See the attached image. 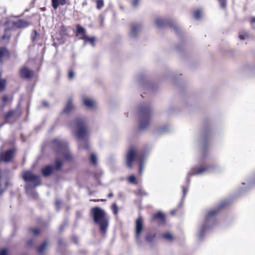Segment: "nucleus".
I'll return each instance as SVG.
<instances>
[{
	"label": "nucleus",
	"instance_id": "nucleus-1",
	"mask_svg": "<svg viewBox=\"0 0 255 255\" xmlns=\"http://www.w3.org/2000/svg\"><path fill=\"white\" fill-rule=\"evenodd\" d=\"M73 127L75 128V134L79 140V149H88L90 145L86 141V139L89 135V131L85 120L81 118L75 119Z\"/></svg>",
	"mask_w": 255,
	"mask_h": 255
},
{
	"label": "nucleus",
	"instance_id": "nucleus-2",
	"mask_svg": "<svg viewBox=\"0 0 255 255\" xmlns=\"http://www.w3.org/2000/svg\"><path fill=\"white\" fill-rule=\"evenodd\" d=\"M22 178L26 182L33 183V187H32L30 183H27L25 185V191L26 193L33 198H36L38 195L34 188L40 184L39 177L33 174L30 171H25L23 172Z\"/></svg>",
	"mask_w": 255,
	"mask_h": 255
},
{
	"label": "nucleus",
	"instance_id": "nucleus-3",
	"mask_svg": "<svg viewBox=\"0 0 255 255\" xmlns=\"http://www.w3.org/2000/svg\"><path fill=\"white\" fill-rule=\"evenodd\" d=\"M91 212L94 222L99 225L101 231L105 233L109 225V218L106 212L99 207L92 208Z\"/></svg>",
	"mask_w": 255,
	"mask_h": 255
},
{
	"label": "nucleus",
	"instance_id": "nucleus-4",
	"mask_svg": "<svg viewBox=\"0 0 255 255\" xmlns=\"http://www.w3.org/2000/svg\"><path fill=\"white\" fill-rule=\"evenodd\" d=\"M134 160L139 162V174L141 175L145 161V157L142 155L136 154L135 149L133 148H130L127 155V166L130 168L132 166V162Z\"/></svg>",
	"mask_w": 255,
	"mask_h": 255
},
{
	"label": "nucleus",
	"instance_id": "nucleus-5",
	"mask_svg": "<svg viewBox=\"0 0 255 255\" xmlns=\"http://www.w3.org/2000/svg\"><path fill=\"white\" fill-rule=\"evenodd\" d=\"M218 212L217 210L214 209L210 210L207 213L204 222L202 223L199 229L198 237L199 239L202 238L206 230L215 224V217Z\"/></svg>",
	"mask_w": 255,
	"mask_h": 255
},
{
	"label": "nucleus",
	"instance_id": "nucleus-6",
	"mask_svg": "<svg viewBox=\"0 0 255 255\" xmlns=\"http://www.w3.org/2000/svg\"><path fill=\"white\" fill-rule=\"evenodd\" d=\"M53 144L58 154L61 155L65 160H69L72 159V156L71 152L67 149L66 142H62L58 139H55L53 141Z\"/></svg>",
	"mask_w": 255,
	"mask_h": 255
},
{
	"label": "nucleus",
	"instance_id": "nucleus-7",
	"mask_svg": "<svg viewBox=\"0 0 255 255\" xmlns=\"http://www.w3.org/2000/svg\"><path fill=\"white\" fill-rule=\"evenodd\" d=\"M140 118L139 121V128L142 130L149 126L150 116V109L148 107L141 108L139 110Z\"/></svg>",
	"mask_w": 255,
	"mask_h": 255
},
{
	"label": "nucleus",
	"instance_id": "nucleus-8",
	"mask_svg": "<svg viewBox=\"0 0 255 255\" xmlns=\"http://www.w3.org/2000/svg\"><path fill=\"white\" fill-rule=\"evenodd\" d=\"M141 30L140 24L136 23H132L130 24L128 35L131 38H135L140 33Z\"/></svg>",
	"mask_w": 255,
	"mask_h": 255
},
{
	"label": "nucleus",
	"instance_id": "nucleus-9",
	"mask_svg": "<svg viewBox=\"0 0 255 255\" xmlns=\"http://www.w3.org/2000/svg\"><path fill=\"white\" fill-rule=\"evenodd\" d=\"M212 169L208 167H194L191 169L187 175V179L188 180L189 177L192 175H202L211 171Z\"/></svg>",
	"mask_w": 255,
	"mask_h": 255
},
{
	"label": "nucleus",
	"instance_id": "nucleus-10",
	"mask_svg": "<svg viewBox=\"0 0 255 255\" xmlns=\"http://www.w3.org/2000/svg\"><path fill=\"white\" fill-rule=\"evenodd\" d=\"M143 228V220L141 217H139L136 219L135 224V240L138 243L140 241V234Z\"/></svg>",
	"mask_w": 255,
	"mask_h": 255
},
{
	"label": "nucleus",
	"instance_id": "nucleus-11",
	"mask_svg": "<svg viewBox=\"0 0 255 255\" xmlns=\"http://www.w3.org/2000/svg\"><path fill=\"white\" fill-rule=\"evenodd\" d=\"M34 74L33 71L29 69L26 66H23L19 70L20 76L22 78H31Z\"/></svg>",
	"mask_w": 255,
	"mask_h": 255
},
{
	"label": "nucleus",
	"instance_id": "nucleus-12",
	"mask_svg": "<svg viewBox=\"0 0 255 255\" xmlns=\"http://www.w3.org/2000/svg\"><path fill=\"white\" fill-rule=\"evenodd\" d=\"M83 105L87 108L94 109L97 106L96 101L90 98L84 97L82 98Z\"/></svg>",
	"mask_w": 255,
	"mask_h": 255
},
{
	"label": "nucleus",
	"instance_id": "nucleus-13",
	"mask_svg": "<svg viewBox=\"0 0 255 255\" xmlns=\"http://www.w3.org/2000/svg\"><path fill=\"white\" fill-rule=\"evenodd\" d=\"M14 153V150L10 149L6 151L5 152L0 154V160H2L4 162H8L12 158Z\"/></svg>",
	"mask_w": 255,
	"mask_h": 255
},
{
	"label": "nucleus",
	"instance_id": "nucleus-14",
	"mask_svg": "<svg viewBox=\"0 0 255 255\" xmlns=\"http://www.w3.org/2000/svg\"><path fill=\"white\" fill-rule=\"evenodd\" d=\"M28 25L29 24L27 21L22 19L12 22V25L16 28H24L27 27Z\"/></svg>",
	"mask_w": 255,
	"mask_h": 255
},
{
	"label": "nucleus",
	"instance_id": "nucleus-15",
	"mask_svg": "<svg viewBox=\"0 0 255 255\" xmlns=\"http://www.w3.org/2000/svg\"><path fill=\"white\" fill-rule=\"evenodd\" d=\"M74 106L72 104V99L70 98L67 101L65 107L63 110V112L66 114H68L74 110Z\"/></svg>",
	"mask_w": 255,
	"mask_h": 255
},
{
	"label": "nucleus",
	"instance_id": "nucleus-16",
	"mask_svg": "<svg viewBox=\"0 0 255 255\" xmlns=\"http://www.w3.org/2000/svg\"><path fill=\"white\" fill-rule=\"evenodd\" d=\"M54 169V168L52 166L47 165L42 169L41 172L43 176H47L53 172Z\"/></svg>",
	"mask_w": 255,
	"mask_h": 255
},
{
	"label": "nucleus",
	"instance_id": "nucleus-17",
	"mask_svg": "<svg viewBox=\"0 0 255 255\" xmlns=\"http://www.w3.org/2000/svg\"><path fill=\"white\" fill-rule=\"evenodd\" d=\"M51 1L52 6L55 9H56L60 4L64 5L66 3V0H52Z\"/></svg>",
	"mask_w": 255,
	"mask_h": 255
},
{
	"label": "nucleus",
	"instance_id": "nucleus-18",
	"mask_svg": "<svg viewBox=\"0 0 255 255\" xmlns=\"http://www.w3.org/2000/svg\"><path fill=\"white\" fill-rule=\"evenodd\" d=\"M80 39L84 40L85 43H90L93 46L95 45V38L94 37H89L87 35H84V37H81Z\"/></svg>",
	"mask_w": 255,
	"mask_h": 255
},
{
	"label": "nucleus",
	"instance_id": "nucleus-19",
	"mask_svg": "<svg viewBox=\"0 0 255 255\" xmlns=\"http://www.w3.org/2000/svg\"><path fill=\"white\" fill-rule=\"evenodd\" d=\"M155 24L158 27H161L166 24L165 20L160 17H157L155 19Z\"/></svg>",
	"mask_w": 255,
	"mask_h": 255
},
{
	"label": "nucleus",
	"instance_id": "nucleus-20",
	"mask_svg": "<svg viewBox=\"0 0 255 255\" xmlns=\"http://www.w3.org/2000/svg\"><path fill=\"white\" fill-rule=\"evenodd\" d=\"M9 100L8 96L7 95H4L1 99V103L0 104V108L3 109Z\"/></svg>",
	"mask_w": 255,
	"mask_h": 255
},
{
	"label": "nucleus",
	"instance_id": "nucleus-21",
	"mask_svg": "<svg viewBox=\"0 0 255 255\" xmlns=\"http://www.w3.org/2000/svg\"><path fill=\"white\" fill-rule=\"evenodd\" d=\"M77 34H81L82 37H84L86 34L85 29L81 26L77 25L76 26Z\"/></svg>",
	"mask_w": 255,
	"mask_h": 255
},
{
	"label": "nucleus",
	"instance_id": "nucleus-22",
	"mask_svg": "<svg viewBox=\"0 0 255 255\" xmlns=\"http://www.w3.org/2000/svg\"><path fill=\"white\" fill-rule=\"evenodd\" d=\"M48 245V242L45 241L38 248V252L41 254L43 253L46 247Z\"/></svg>",
	"mask_w": 255,
	"mask_h": 255
},
{
	"label": "nucleus",
	"instance_id": "nucleus-23",
	"mask_svg": "<svg viewBox=\"0 0 255 255\" xmlns=\"http://www.w3.org/2000/svg\"><path fill=\"white\" fill-rule=\"evenodd\" d=\"M7 52L5 48H0V62H1L3 58L7 55Z\"/></svg>",
	"mask_w": 255,
	"mask_h": 255
},
{
	"label": "nucleus",
	"instance_id": "nucleus-24",
	"mask_svg": "<svg viewBox=\"0 0 255 255\" xmlns=\"http://www.w3.org/2000/svg\"><path fill=\"white\" fill-rule=\"evenodd\" d=\"M203 11L200 10H196L194 12V17L196 19H199L203 15Z\"/></svg>",
	"mask_w": 255,
	"mask_h": 255
},
{
	"label": "nucleus",
	"instance_id": "nucleus-25",
	"mask_svg": "<svg viewBox=\"0 0 255 255\" xmlns=\"http://www.w3.org/2000/svg\"><path fill=\"white\" fill-rule=\"evenodd\" d=\"M154 218L159 219L162 222H164V215L160 212H158L156 215L154 216Z\"/></svg>",
	"mask_w": 255,
	"mask_h": 255
},
{
	"label": "nucleus",
	"instance_id": "nucleus-26",
	"mask_svg": "<svg viewBox=\"0 0 255 255\" xmlns=\"http://www.w3.org/2000/svg\"><path fill=\"white\" fill-rule=\"evenodd\" d=\"M163 238L167 241H172L173 239V237L171 234L170 233H167L162 235Z\"/></svg>",
	"mask_w": 255,
	"mask_h": 255
},
{
	"label": "nucleus",
	"instance_id": "nucleus-27",
	"mask_svg": "<svg viewBox=\"0 0 255 255\" xmlns=\"http://www.w3.org/2000/svg\"><path fill=\"white\" fill-rule=\"evenodd\" d=\"M90 161L92 164L96 165L97 163V158L94 153H91L90 156Z\"/></svg>",
	"mask_w": 255,
	"mask_h": 255
},
{
	"label": "nucleus",
	"instance_id": "nucleus-28",
	"mask_svg": "<svg viewBox=\"0 0 255 255\" xmlns=\"http://www.w3.org/2000/svg\"><path fill=\"white\" fill-rule=\"evenodd\" d=\"M13 114H14V111L10 110L4 115V118L5 120L7 121L10 118H11L13 116Z\"/></svg>",
	"mask_w": 255,
	"mask_h": 255
},
{
	"label": "nucleus",
	"instance_id": "nucleus-29",
	"mask_svg": "<svg viewBox=\"0 0 255 255\" xmlns=\"http://www.w3.org/2000/svg\"><path fill=\"white\" fill-rule=\"evenodd\" d=\"M97 8L98 9H101L104 5L103 0H96Z\"/></svg>",
	"mask_w": 255,
	"mask_h": 255
},
{
	"label": "nucleus",
	"instance_id": "nucleus-30",
	"mask_svg": "<svg viewBox=\"0 0 255 255\" xmlns=\"http://www.w3.org/2000/svg\"><path fill=\"white\" fill-rule=\"evenodd\" d=\"M154 238V236L153 234L148 233L145 236V240L147 242H151L153 241Z\"/></svg>",
	"mask_w": 255,
	"mask_h": 255
},
{
	"label": "nucleus",
	"instance_id": "nucleus-31",
	"mask_svg": "<svg viewBox=\"0 0 255 255\" xmlns=\"http://www.w3.org/2000/svg\"><path fill=\"white\" fill-rule=\"evenodd\" d=\"M62 165V161L60 159L57 158L56 160V165L55 168L57 170H59L61 167Z\"/></svg>",
	"mask_w": 255,
	"mask_h": 255
},
{
	"label": "nucleus",
	"instance_id": "nucleus-32",
	"mask_svg": "<svg viewBox=\"0 0 255 255\" xmlns=\"http://www.w3.org/2000/svg\"><path fill=\"white\" fill-rule=\"evenodd\" d=\"M239 38L241 40H244L246 39L249 36V34L246 32H241L239 34Z\"/></svg>",
	"mask_w": 255,
	"mask_h": 255
},
{
	"label": "nucleus",
	"instance_id": "nucleus-33",
	"mask_svg": "<svg viewBox=\"0 0 255 255\" xmlns=\"http://www.w3.org/2000/svg\"><path fill=\"white\" fill-rule=\"evenodd\" d=\"M112 209L113 210V213L115 215H117L118 211V207L116 203H113L112 205Z\"/></svg>",
	"mask_w": 255,
	"mask_h": 255
},
{
	"label": "nucleus",
	"instance_id": "nucleus-34",
	"mask_svg": "<svg viewBox=\"0 0 255 255\" xmlns=\"http://www.w3.org/2000/svg\"><path fill=\"white\" fill-rule=\"evenodd\" d=\"M9 250L7 249L4 248L0 250V255H8Z\"/></svg>",
	"mask_w": 255,
	"mask_h": 255
},
{
	"label": "nucleus",
	"instance_id": "nucleus-35",
	"mask_svg": "<svg viewBox=\"0 0 255 255\" xmlns=\"http://www.w3.org/2000/svg\"><path fill=\"white\" fill-rule=\"evenodd\" d=\"M9 29H5V33L3 35L2 38L3 39H9L10 37V35L9 33Z\"/></svg>",
	"mask_w": 255,
	"mask_h": 255
},
{
	"label": "nucleus",
	"instance_id": "nucleus-36",
	"mask_svg": "<svg viewBox=\"0 0 255 255\" xmlns=\"http://www.w3.org/2000/svg\"><path fill=\"white\" fill-rule=\"evenodd\" d=\"M128 181L130 183L135 184V177L134 176L131 175L128 177Z\"/></svg>",
	"mask_w": 255,
	"mask_h": 255
},
{
	"label": "nucleus",
	"instance_id": "nucleus-37",
	"mask_svg": "<svg viewBox=\"0 0 255 255\" xmlns=\"http://www.w3.org/2000/svg\"><path fill=\"white\" fill-rule=\"evenodd\" d=\"M31 231L34 235H37L40 233L39 229L37 228L32 229Z\"/></svg>",
	"mask_w": 255,
	"mask_h": 255
},
{
	"label": "nucleus",
	"instance_id": "nucleus-38",
	"mask_svg": "<svg viewBox=\"0 0 255 255\" xmlns=\"http://www.w3.org/2000/svg\"><path fill=\"white\" fill-rule=\"evenodd\" d=\"M74 77V73L72 71H70L68 73L69 79H72Z\"/></svg>",
	"mask_w": 255,
	"mask_h": 255
},
{
	"label": "nucleus",
	"instance_id": "nucleus-39",
	"mask_svg": "<svg viewBox=\"0 0 255 255\" xmlns=\"http://www.w3.org/2000/svg\"><path fill=\"white\" fill-rule=\"evenodd\" d=\"M220 3L221 7H225L226 6V0H218Z\"/></svg>",
	"mask_w": 255,
	"mask_h": 255
},
{
	"label": "nucleus",
	"instance_id": "nucleus-40",
	"mask_svg": "<svg viewBox=\"0 0 255 255\" xmlns=\"http://www.w3.org/2000/svg\"><path fill=\"white\" fill-rule=\"evenodd\" d=\"M139 0H133L132 2V5L133 7H136L139 3Z\"/></svg>",
	"mask_w": 255,
	"mask_h": 255
},
{
	"label": "nucleus",
	"instance_id": "nucleus-41",
	"mask_svg": "<svg viewBox=\"0 0 255 255\" xmlns=\"http://www.w3.org/2000/svg\"><path fill=\"white\" fill-rule=\"evenodd\" d=\"M182 190H183V197L184 198L187 192V189H186L184 187H182Z\"/></svg>",
	"mask_w": 255,
	"mask_h": 255
},
{
	"label": "nucleus",
	"instance_id": "nucleus-42",
	"mask_svg": "<svg viewBox=\"0 0 255 255\" xmlns=\"http://www.w3.org/2000/svg\"><path fill=\"white\" fill-rule=\"evenodd\" d=\"M34 34L35 36L32 37V39L33 41L36 40V35L38 34L36 31H34Z\"/></svg>",
	"mask_w": 255,
	"mask_h": 255
},
{
	"label": "nucleus",
	"instance_id": "nucleus-43",
	"mask_svg": "<svg viewBox=\"0 0 255 255\" xmlns=\"http://www.w3.org/2000/svg\"><path fill=\"white\" fill-rule=\"evenodd\" d=\"M166 130V129H165V128H163L159 129L158 132L160 133H162V132H164Z\"/></svg>",
	"mask_w": 255,
	"mask_h": 255
},
{
	"label": "nucleus",
	"instance_id": "nucleus-44",
	"mask_svg": "<svg viewBox=\"0 0 255 255\" xmlns=\"http://www.w3.org/2000/svg\"><path fill=\"white\" fill-rule=\"evenodd\" d=\"M32 242H33V241H32V240H30L28 241L27 242V246H30V245H32Z\"/></svg>",
	"mask_w": 255,
	"mask_h": 255
},
{
	"label": "nucleus",
	"instance_id": "nucleus-45",
	"mask_svg": "<svg viewBox=\"0 0 255 255\" xmlns=\"http://www.w3.org/2000/svg\"><path fill=\"white\" fill-rule=\"evenodd\" d=\"M56 205L58 207L59 205L61 204V201L59 200H57L55 202Z\"/></svg>",
	"mask_w": 255,
	"mask_h": 255
},
{
	"label": "nucleus",
	"instance_id": "nucleus-46",
	"mask_svg": "<svg viewBox=\"0 0 255 255\" xmlns=\"http://www.w3.org/2000/svg\"><path fill=\"white\" fill-rule=\"evenodd\" d=\"M251 21L252 23H255V17H253L251 19Z\"/></svg>",
	"mask_w": 255,
	"mask_h": 255
},
{
	"label": "nucleus",
	"instance_id": "nucleus-47",
	"mask_svg": "<svg viewBox=\"0 0 255 255\" xmlns=\"http://www.w3.org/2000/svg\"><path fill=\"white\" fill-rule=\"evenodd\" d=\"M43 105H44L45 106H46V107H47V106H48V103H47V102H45V101H44V102H43Z\"/></svg>",
	"mask_w": 255,
	"mask_h": 255
},
{
	"label": "nucleus",
	"instance_id": "nucleus-48",
	"mask_svg": "<svg viewBox=\"0 0 255 255\" xmlns=\"http://www.w3.org/2000/svg\"><path fill=\"white\" fill-rule=\"evenodd\" d=\"M113 196V193H109L108 195V197H112Z\"/></svg>",
	"mask_w": 255,
	"mask_h": 255
},
{
	"label": "nucleus",
	"instance_id": "nucleus-49",
	"mask_svg": "<svg viewBox=\"0 0 255 255\" xmlns=\"http://www.w3.org/2000/svg\"><path fill=\"white\" fill-rule=\"evenodd\" d=\"M225 205L223 203H221L219 205V207L221 208V207H222L224 206Z\"/></svg>",
	"mask_w": 255,
	"mask_h": 255
},
{
	"label": "nucleus",
	"instance_id": "nucleus-50",
	"mask_svg": "<svg viewBox=\"0 0 255 255\" xmlns=\"http://www.w3.org/2000/svg\"><path fill=\"white\" fill-rule=\"evenodd\" d=\"M171 213L172 214V215H174V211H172Z\"/></svg>",
	"mask_w": 255,
	"mask_h": 255
},
{
	"label": "nucleus",
	"instance_id": "nucleus-51",
	"mask_svg": "<svg viewBox=\"0 0 255 255\" xmlns=\"http://www.w3.org/2000/svg\"><path fill=\"white\" fill-rule=\"evenodd\" d=\"M95 176H96V178H98V177H97V174H95Z\"/></svg>",
	"mask_w": 255,
	"mask_h": 255
},
{
	"label": "nucleus",
	"instance_id": "nucleus-52",
	"mask_svg": "<svg viewBox=\"0 0 255 255\" xmlns=\"http://www.w3.org/2000/svg\"><path fill=\"white\" fill-rule=\"evenodd\" d=\"M103 20L102 19V20H101V23H102V22H103Z\"/></svg>",
	"mask_w": 255,
	"mask_h": 255
}]
</instances>
